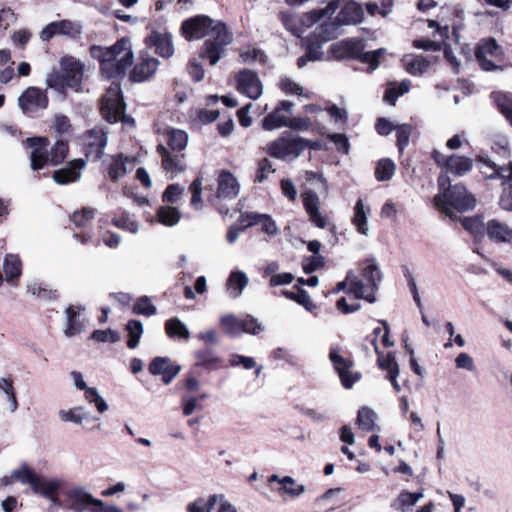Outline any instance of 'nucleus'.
Listing matches in <instances>:
<instances>
[{
	"mask_svg": "<svg viewBox=\"0 0 512 512\" xmlns=\"http://www.w3.org/2000/svg\"><path fill=\"white\" fill-rule=\"evenodd\" d=\"M156 216L160 224L168 227L175 226L181 219V213L178 208L169 205L160 206L157 209Z\"/></svg>",
	"mask_w": 512,
	"mask_h": 512,
	"instance_id": "nucleus-38",
	"label": "nucleus"
},
{
	"mask_svg": "<svg viewBox=\"0 0 512 512\" xmlns=\"http://www.w3.org/2000/svg\"><path fill=\"white\" fill-rule=\"evenodd\" d=\"M237 88L240 93L253 100L258 99L263 91L262 84L257 74L247 69L238 73Z\"/></svg>",
	"mask_w": 512,
	"mask_h": 512,
	"instance_id": "nucleus-20",
	"label": "nucleus"
},
{
	"mask_svg": "<svg viewBox=\"0 0 512 512\" xmlns=\"http://www.w3.org/2000/svg\"><path fill=\"white\" fill-rule=\"evenodd\" d=\"M126 331L128 333L127 345L130 349H135L144 331L142 322L136 319L129 320L126 324Z\"/></svg>",
	"mask_w": 512,
	"mask_h": 512,
	"instance_id": "nucleus-46",
	"label": "nucleus"
},
{
	"mask_svg": "<svg viewBox=\"0 0 512 512\" xmlns=\"http://www.w3.org/2000/svg\"><path fill=\"white\" fill-rule=\"evenodd\" d=\"M365 41L358 38H349L331 45L332 57L336 60L354 59L368 64V71L372 72L379 67L380 58L386 53V49L379 48L365 52Z\"/></svg>",
	"mask_w": 512,
	"mask_h": 512,
	"instance_id": "nucleus-6",
	"label": "nucleus"
},
{
	"mask_svg": "<svg viewBox=\"0 0 512 512\" xmlns=\"http://www.w3.org/2000/svg\"><path fill=\"white\" fill-rule=\"evenodd\" d=\"M369 212V208L365 210V205L362 199H358L354 207L352 223L360 234L368 235L369 227L367 223V217Z\"/></svg>",
	"mask_w": 512,
	"mask_h": 512,
	"instance_id": "nucleus-37",
	"label": "nucleus"
},
{
	"mask_svg": "<svg viewBox=\"0 0 512 512\" xmlns=\"http://www.w3.org/2000/svg\"><path fill=\"white\" fill-rule=\"evenodd\" d=\"M107 134L100 128H94L86 134V155L93 161H98L104 154L107 145Z\"/></svg>",
	"mask_w": 512,
	"mask_h": 512,
	"instance_id": "nucleus-21",
	"label": "nucleus"
},
{
	"mask_svg": "<svg viewBox=\"0 0 512 512\" xmlns=\"http://www.w3.org/2000/svg\"><path fill=\"white\" fill-rule=\"evenodd\" d=\"M280 17L286 30L297 37H302L303 29L301 28V22L299 21L298 15L283 12Z\"/></svg>",
	"mask_w": 512,
	"mask_h": 512,
	"instance_id": "nucleus-51",
	"label": "nucleus"
},
{
	"mask_svg": "<svg viewBox=\"0 0 512 512\" xmlns=\"http://www.w3.org/2000/svg\"><path fill=\"white\" fill-rule=\"evenodd\" d=\"M264 331V326L258 321L257 318L246 315L244 318H241V334L247 333L252 335H258Z\"/></svg>",
	"mask_w": 512,
	"mask_h": 512,
	"instance_id": "nucleus-57",
	"label": "nucleus"
},
{
	"mask_svg": "<svg viewBox=\"0 0 512 512\" xmlns=\"http://www.w3.org/2000/svg\"><path fill=\"white\" fill-rule=\"evenodd\" d=\"M329 359L338 373L344 388L350 389L355 382L360 379V375L358 373H352L350 370L353 365L352 361L344 358L340 354V349L338 347H332L330 349Z\"/></svg>",
	"mask_w": 512,
	"mask_h": 512,
	"instance_id": "nucleus-16",
	"label": "nucleus"
},
{
	"mask_svg": "<svg viewBox=\"0 0 512 512\" xmlns=\"http://www.w3.org/2000/svg\"><path fill=\"white\" fill-rule=\"evenodd\" d=\"M146 44L154 47L155 52L163 58H170L174 54L171 33L154 31L146 38Z\"/></svg>",
	"mask_w": 512,
	"mask_h": 512,
	"instance_id": "nucleus-26",
	"label": "nucleus"
},
{
	"mask_svg": "<svg viewBox=\"0 0 512 512\" xmlns=\"http://www.w3.org/2000/svg\"><path fill=\"white\" fill-rule=\"evenodd\" d=\"M129 158L123 154H117L112 157L110 164L108 165L107 171L108 176L113 182H118L127 173L126 163Z\"/></svg>",
	"mask_w": 512,
	"mask_h": 512,
	"instance_id": "nucleus-35",
	"label": "nucleus"
},
{
	"mask_svg": "<svg viewBox=\"0 0 512 512\" xmlns=\"http://www.w3.org/2000/svg\"><path fill=\"white\" fill-rule=\"evenodd\" d=\"M362 277L367 284L358 279L353 271L347 272V280L350 281L349 293H353L358 299H365L369 303L376 301L375 292L382 280V273L375 263L368 264L362 271Z\"/></svg>",
	"mask_w": 512,
	"mask_h": 512,
	"instance_id": "nucleus-8",
	"label": "nucleus"
},
{
	"mask_svg": "<svg viewBox=\"0 0 512 512\" xmlns=\"http://www.w3.org/2000/svg\"><path fill=\"white\" fill-rule=\"evenodd\" d=\"M293 103L288 100H282L276 108L262 120V128L266 131L286 127L289 116L292 114Z\"/></svg>",
	"mask_w": 512,
	"mask_h": 512,
	"instance_id": "nucleus-18",
	"label": "nucleus"
},
{
	"mask_svg": "<svg viewBox=\"0 0 512 512\" xmlns=\"http://www.w3.org/2000/svg\"><path fill=\"white\" fill-rule=\"evenodd\" d=\"M423 490H420L415 493H411L408 491L401 492L397 499L392 503V508L400 511H408L410 510L421 498H423Z\"/></svg>",
	"mask_w": 512,
	"mask_h": 512,
	"instance_id": "nucleus-36",
	"label": "nucleus"
},
{
	"mask_svg": "<svg viewBox=\"0 0 512 512\" xmlns=\"http://www.w3.org/2000/svg\"><path fill=\"white\" fill-rule=\"evenodd\" d=\"M485 163L494 169L498 177L505 179L503 182V190L499 198V206L505 211L512 212V162L509 163L508 167H497L495 163L489 160L485 161Z\"/></svg>",
	"mask_w": 512,
	"mask_h": 512,
	"instance_id": "nucleus-19",
	"label": "nucleus"
},
{
	"mask_svg": "<svg viewBox=\"0 0 512 512\" xmlns=\"http://www.w3.org/2000/svg\"><path fill=\"white\" fill-rule=\"evenodd\" d=\"M462 226L475 236L483 234L484 231L486 232L483 216L465 217L462 220Z\"/></svg>",
	"mask_w": 512,
	"mask_h": 512,
	"instance_id": "nucleus-52",
	"label": "nucleus"
},
{
	"mask_svg": "<svg viewBox=\"0 0 512 512\" xmlns=\"http://www.w3.org/2000/svg\"><path fill=\"white\" fill-rule=\"evenodd\" d=\"M498 110L505 116L506 120L512 125V93L493 92L491 94Z\"/></svg>",
	"mask_w": 512,
	"mask_h": 512,
	"instance_id": "nucleus-40",
	"label": "nucleus"
},
{
	"mask_svg": "<svg viewBox=\"0 0 512 512\" xmlns=\"http://www.w3.org/2000/svg\"><path fill=\"white\" fill-rule=\"evenodd\" d=\"M473 167V160L466 156L453 154L448 157L447 173L462 177L469 173Z\"/></svg>",
	"mask_w": 512,
	"mask_h": 512,
	"instance_id": "nucleus-33",
	"label": "nucleus"
},
{
	"mask_svg": "<svg viewBox=\"0 0 512 512\" xmlns=\"http://www.w3.org/2000/svg\"><path fill=\"white\" fill-rule=\"evenodd\" d=\"M486 235L494 243L512 245V228L497 219H491L486 223Z\"/></svg>",
	"mask_w": 512,
	"mask_h": 512,
	"instance_id": "nucleus-27",
	"label": "nucleus"
},
{
	"mask_svg": "<svg viewBox=\"0 0 512 512\" xmlns=\"http://www.w3.org/2000/svg\"><path fill=\"white\" fill-rule=\"evenodd\" d=\"M438 61L436 56L410 55L403 60L406 71L413 76L426 73Z\"/></svg>",
	"mask_w": 512,
	"mask_h": 512,
	"instance_id": "nucleus-28",
	"label": "nucleus"
},
{
	"mask_svg": "<svg viewBox=\"0 0 512 512\" xmlns=\"http://www.w3.org/2000/svg\"><path fill=\"white\" fill-rule=\"evenodd\" d=\"M220 323L227 335L231 337L241 335V318L236 317L234 314H226L220 318Z\"/></svg>",
	"mask_w": 512,
	"mask_h": 512,
	"instance_id": "nucleus-48",
	"label": "nucleus"
},
{
	"mask_svg": "<svg viewBox=\"0 0 512 512\" xmlns=\"http://www.w3.org/2000/svg\"><path fill=\"white\" fill-rule=\"evenodd\" d=\"M165 331L171 338L178 337L182 339H188L190 337V332L187 326L177 317L166 321Z\"/></svg>",
	"mask_w": 512,
	"mask_h": 512,
	"instance_id": "nucleus-44",
	"label": "nucleus"
},
{
	"mask_svg": "<svg viewBox=\"0 0 512 512\" xmlns=\"http://www.w3.org/2000/svg\"><path fill=\"white\" fill-rule=\"evenodd\" d=\"M58 35L76 37L81 34V25L70 20L54 21Z\"/></svg>",
	"mask_w": 512,
	"mask_h": 512,
	"instance_id": "nucleus-54",
	"label": "nucleus"
},
{
	"mask_svg": "<svg viewBox=\"0 0 512 512\" xmlns=\"http://www.w3.org/2000/svg\"><path fill=\"white\" fill-rule=\"evenodd\" d=\"M310 142L302 137H280L269 142L264 150L273 158L280 160L295 159L307 148Z\"/></svg>",
	"mask_w": 512,
	"mask_h": 512,
	"instance_id": "nucleus-10",
	"label": "nucleus"
},
{
	"mask_svg": "<svg viewBox=\"0 0 512 512\" xmlns=\"http://www.w3.org/2000/svg\"><path fill=\"white\" fill-rule=\"evenodd\" d=\"M302 201L304 208L309 216V220L318 228H325L327 219L320 212V199L313 190H307L302 193Z\"/></svg>",
	"mask_w": 512,
	"mask_h": 512,
	"instance_id": "nucleus-23",
	"label": "nucleus"
},
{
	"mask_svg": "<svg viewBox=\"0 0 512 512\" xmlns=\"http://www.w3.org/2000/svg\"><path fill=\"white\" fill-rule=\"evenodd\" d=\"M83 310L84 307L81 305H70L65 310L66 328L64 329V334L67 337H72L77 334H80L84 330L85 323L79 318L80 313Z\"/></svg>",
	"mask_w": 512,
	"mask_h": 512,
	"instance_id": "nucleus-30",
	"label": "nucleus"
},
{
	"mask_svg": "<svg viewBox=\"0 0 512 512\" xmlns=\"http://www.w3.org/2000/svg\"><path fill=\"white\" fill-rule=\"evenodd\" d=\"M280 483L283 485V491L290 496H300L305 492V486L297 484L290 476L282 477Z\"/></svg>",
	"mask_w": 512,
	"mask_h": 512,
	"instance_id": "nucleus-60",
	"label": "nucleus"
},
{
	"mask_svg": "<svg viewBox=\"0 0 512 512\" xmlns=\"http://www.w3.org/2000/svg\"><path fill=\"white\" fill-rule=\"evenodd\" d=\"M306 50L305 55L301 56L297 60L298 68H303L307 65L308 61H319L323 58V51L318 50V47H313L309 43H302Z\"/></svg>",
	"mask_w": 512,
	"mask_h": 512,
	"instance_id": "nucleus-56",
	"label": "nucleus"
},
{
	"mask_svg": "<svg viewBox=\"0 0 512 512\" xmlns=\"http://www.w3.org/2000/svg\"><path fill=\"white\" fill-rule=\"evenodd\" d=\"M395 169V163L391 159H380L375 168V178L380 182L389 181L394 176Z\"/></svg>",
	"mask_w": 512,
	"mask_h": 512,
	"instance_id": "nucleus-45",
	"label": "nucleus"
},
{
	"mask_svg": "<svg viewBox=\"0 0 512 512\" xmlns=\"http://www.w3.org/2000/svg\"><path fill=\"white\" fill-rule=\"evenodd\" d=\"M326 6H331L332 8V11H329V17L339 9L334 20L340 27L356 25L363 21L364 12L362 6L354 0H331Z\"/></svg>",
	"mask_w": 512,
	"mask_h": 512,
	"instance_id": "nucleus-13",
	"label": "nucleus"
},
{
	"mask_svg": "<svg viewBox=\"0 0 512 512\" xmlns=\"http://www.w3.org/2000/svg\"><path fill=\"white\" fill-rule=\"evenodd\" d=\"M47 91L39 87H27L18 98V106L22 113L30 118L40 117L48 108Z\"/></svg>",
	"mask_w": 512,
	"mask_h": 512,
	"instance_id": "nucleus-12",
	"label": "nucleus"
},
{
	"mask_svg": "<svg viewBox=\"0 0 512 512\" xmlns=\"http://www.w3.org/2000/svg\"><path fill=\"white\" fill-rule=\"evenodd\" d=\"M59 418L63 422H71L77 425L83 423L84 420L98 421V417H90L85 407L77 406L68 410H60Z\"/></svg>",
	"mask_w": 512,
	"mask_h": 512,
	"instance_id": "nucleus-34",
	"label": "nucleus"
},
{
	"mask_svg": "<svg viewBox=\"0 0 512 512\" xmlns=\"http://www.w3.org/2000/svg\"><path fill=\"white\" fill-rule=\"evenodd\" d=\"M156 307L151 303L148 296H141L133 305L132 312L136 315L152 316L156 314Z\"/></svg>",
	"mask_w": 512,
	"mask_h": 512,
	"instance_id": "nucleus-55",
	"label": "nucleus"
},
{
	"mask_svg": "<svg viewBox=\"0 0 512 512\" xmlns=\"http://www.w3.org/2000/svg\"><path fill=\"white\" fill-rule=\"evenodd\" d=\"M297 288L296 292L289 291V290H282V294L298 304L302 305L307 311L312 312L314 311L317 306L316 304L311 300L310 295L308 292L302 288Z\"/></svg>",
	"mask_w": 512,
	"mask_h": 512,
	"instance_id": "nucleus-42",
	"label": "nucleus"
},
{
	"mask_svg": "<svg viewBox=\"0 0 512 512\" xmlns=\"http://www.w3.org/2000/svg\"><path fill=\"white\" fill-rule=\"evenodd\" d=\"M64 497L65 506L71 512H91L98 500L81 485H73L66 489Z\"/></svg>",
	"mask_w": 512,
	"mask_h": 512,
	"instance_id": "nucleus-14",
	"label": "nucleus"
},
{
	"mask_svg": "<svg viewBox=\"0 0 512 512\" xmlns=\"http://www.w3.org/2000/svg\"><path fill=\"white\" fill-rule=\"evenodd\" d=\"M475 198L468 193L467 189L460 184L454 185L444 195L438 194L434 197V204L439 209L448 213V206L458 211H466L475 207Z\"/></svg>",
	"mask_w": 512,
	"mask_h": 512,
	"instance_id": "nucleus-11",
	"label": "nucleus"
},
{
	"mask_svg": "<svg viewBox=\"0 0 512 512\" xmlns=\"http://www.w3.org/2000/svg\"><path fill=\"white\" fill-rule=\"evenodd\" d=\"M86 166L83 159H75L69 162L65 167L53 172V180L60 185H65L78 181L81 178V170Z\"/></svg>",
	"mask_w": 512,
	"mask_h": 512,
	"instance_id": "nucleus-25",
	"label": "nucleus"
},
{
	"mask_svg": "<svg viewBox=\"0 0 512 512\" xmlns=\"http://www.w3.org/2000/svg\"><path fill=\"white\" fill-rule=\"evenodd\" d=\"M325 259L322 255H312L303 259L302 268L306 274H311L323 267Z\"/></svg>",
	"mask_w": 512,
	"mask_h": 512,
	"instance_id": "nucleus-63",
	"label": "nucleus"
},
{
	"mask_svg": "<svg viewBox=\"0 0 512 512\" xmlns=\"http://www.w3.org/2000/svg\"><path fill=\"white\" fill-rule=\"evenodd\" d=\"M60 69V72L53 69L47 73L45 78L47 87L60 94H65L67 88L78 92L82 85L84 64L72 56H65L60 61Z\"/></svg>",
	"mask_w": 512,
	"mask_h": 512,
	"instance_id": "nucleus-4",
	"label": "nucleus"
},
{
	"mask_svg": "<svg viewBox=\"0 0 512 512\" xmlns=\"http://www.w3.org/2000/svg\"><path fill=\"white\" fill-rule=\"evenodd\" d=\"M84 392L85 400L89 404H93L99 413H104L108 410V404L95 387H89Z\"/></svg>",
	"mask_w": 512,
	"mask_h": 512,
	"instance_id": "nucleus-53",
	"label": "nucleus"
},
{
	"mask_svg": "<svg viewBox=\"0 0 512 512\" xmlns=\"http://www.w3.org/2000/svg\"><path fill=\"white\" fill-rule=\"evenodd\" d=\"M149 372L154 375H161L164 384H170L181 371V366L174 364L168 357H155L149 364Z\"/></svg>",
	"mask_w": 512,
	"mask_h": 512,
	"instance_id": "nucleus-22",
	"label": "nucleus"
},
{
	"mask_svg": "<svg viewBox=\"0 0 512 512\" xmlns=\"http://www.w3.org/2000/svg\"><path fill=\"white\" fill-rule=\"evenodd\" d=\"M111 223L119 229L136 234L139 230L138 222L126 211L116 214Z\"/></svg>",
	"mask_w": 512,
	"mask_h": 512,
	"instance_id": "nucleus-43",
	"label": "nucleus"
},
{
	"mask_svg": "<svg viewBox=\"0 0 512 512\" xmlns=\"http://www.w3.org/2000/svg\"><path fill=\"white\" fill-rule=\"evenodd\" d=\"M249 283L247 274L241 270L231 271L226 281V291L233 298H239Z\"/></svg>",
	"mask_w": 512,
	"mask_h": 512,
	"instance_id": "nucleus-32",
	"label": "nucleus"
},
{
	"mask_svg": "<svg viewBox=\"0 0 512 512\" xmlns=\"http://www.w3.org/2000/svg\"><path fill=\"white\" fill-rule=\"evenodd\" d=\"M375 418L376 414L372 409L362 407L358 411L356 423L361 430L369 432L375 427Z\"/></svg>",
	"mask_w": 512,
	"mask_h": 512,
	"instance_id": "nucleus-47",
	"label": "nucleus"
},
{
	"mask_svg": "<svg viewBox=\"0 0 512 512\" xmlns=\"http://www.w3.org/2000/svg\"><path fill=\"white\" fill-rule=\"evenodd\" d=\"M90 55L100 62L101 73L107 79L123 77L134 58L130 42L126 38L118 40L110 47L92 45Z\"/></svg>",
	"mask_w": 512,
	"mask_h": 512,
	"instance_id": "nucleus-2",
	"label": "nucleus"
},
{
	"mask_svg": "<svg viewBox=\"0 0 512 512\" xmlns=\"http://www.w3.org/2000/svg\"><path fill=\"white\" fill-rule=\"evenodd\" d=\"M181 32L188 41L202 39L208 35L199 53V57L209 60L214 66L223 57L232 37L225 23L215 21L207 15H196L182 22Z\"/></svg>",
	"mask_w": 512,
	"mask_h": 512,
	"instance_id": "nucleus-1",
	"label": "nucleus"
},
{
	"mask_svg": "<svg viewBox=\"0 0 512 512\" xmlns=\"http://www.w3.org/2000/svg\"><path fill=\"white\" fill-rule=\"evenodd\" d=\"M194 357L196 359L195 366L208 371L218 370L223 366V360L211 348L197 350Z\"/></svg>",
	"mask_w": 512,
	"mask_h": 512,
	"instance_id": "nucleus-31",
	"label": "nucleus"
},
{
	"mask_svg": "<svg viewBox=\"0 0 512 512\" xmlns=\"http://www.w3.org/2000/svg\"><path fill=\"white\" fill-rule=\"evenodd\" d=\"M90 338L102 343H116L120 340L119 333L112 329L95 330L92 332Z\"/></svg>",
	"mask_w": 512,
	"mask_h": 512,
	"instance_id": "nucleus-61",
	"label": "nucleus"
},
{
	"mask_svg": "<svg viewBox=\"0 0 512 512\" xmlns=\"http://www.w3.org/2000/svg\"><path fill=\"white\" fill-rule=\"evenodd\" d=\"M340 28L335 20L325 21L302 38V43H309L315 48L318 47V50H322L323 44L336 39L340 35Z\"/></svg>",
	"mask_w": 512,
	"mask_h": 512,
	"instance_id": "nucleus-17",
	"label": "nucleus"
},
{
	"mask_svg": "<svg viewBox=\"0 0 512 512\" xmlns=\"http://www.w3.org/2000/svg\"><path fill=\"white\" fill-rule=\"evenodd\" d=\"M240 191L237 178L229 171L223 170L218 176L217 197L224 199L235 198Z\"/></svg>",
	"mask_w": 512,
	"mask_h": 512,
	"instance_id": "nucleus-29",
	"label": "nucleus"
},
{
	"mask_svg": "<svg viewBox=\"0 0 512 512\" xmlns=\"http://www.w3.org/2000/svg\"><path fill=\"white\" fill-rule=\"evenodd\" d=\"M475 57L480 67L485 71H494L499 67L493 62L494 60H503V49L495 39L488 38L481 40L475 48Z\"/></svg>",
	"mask_w": 512,
	"mask_h": 512,
	"instance_id": "nucleus-15",
	"label": "nucleus"
},
{
	"mask_svg": "<svg viewBox=\"0 0 512 512\" xmlns=\"http://www.w3.org/2000/svg\"><path fill=\"white\" fill-rule=\"evenodd\" d=\"M329 11H332L331 6H325L324 8L313 9L309 12L303 13L302 15H298L303 33L307 28L312 27L324 17H329Z\"/></svg>",
	"mask_w": 512,
	"mask_h": 512,
	"instance_id": "nucleus-39",
	"label": "nucleus"
},
{
	"mask_svg": "<svg viewBox=\"0 0 512 512\" xmlns=\"http://www.w3.org/2000/svg\"><path fill=\"white\" fill-rule=\"evenodd\" d=\"M396 145L399 149V152L402 153L404 149L408 146L412 127L408 124H401L396 126Z\"/></svg>",
	"mask_w": 512,
	"mask_h": 512,
	"instance_id": "nucleus-58",
	"label": "nucleus"
},
{
	"mask_svg": "<svg viewBox=\"0 0 512 512\" xmlns=\"http://www.w3.org/2000/svg\"><path fill=\"white\" fill-rule=\"evenodd\" d=\"M3 269L7 282L18 278L22 273V263L20 258L14 254H7L4 259Z\"/></svg>",
	"mask_w": 512,
	"mask_h": 512,
	"instance_id": "nucleus-41",
	"label": "nucleus"
},
{
	"mask_svg": "<svg viewBox=\"0 0 512 512\" xmlns=\"http://www.w3.org/2000/svg\"><path fill=\"white\" fill-rule=\"evenodd\" d=\"M274 172L275 169L273 168V163L269 159L263 158L258 162L254 181L262 183L266 181L268 176Z\"/></svg>",
	"mask_w": 512,
	"mask_h": 512,
	"instance_id": "nucleus-59",
	"label": "nucleus"
},
{
	"mask_svg": "<svg viewBox=\"0 0 512 512\" xmlns=\"http://www.w3.org/2000/svg\"><path fill=\"white\" fill-rule=\"evenodd\" d=\"M219 494H212L208 497L207 501L203 498H198L196 501L189 503L187 506L188 512H211L214 506L218 503Z\"/></svg>",
	"mask_w": 512,
	"mask_h": 512,
	"instance_id": "nucleus-50",
	"label": "nucleus"
},
{
	"mask_svg": "<svg viewBox=\"0 0 512 512\" xmlns=\"http://www.w3.org/2000/svg\"><path fill=\"white\" fill-rule=\"evenodd\" d=\"M184 192V187L179 184H171L165 189L162 200L165 203H176Z\"/></svg>",
	"mask_w": 512,
	"mask_h": 512,
	"instance_id": "nucleus-64",
	"label": "nucleus"
},
{
	"mask_svg": "<svg viewBox=\"0 0 512 512\" xmlns=\"http://www.w3.org/2000/svg\"><path fill=\"white\" fill-rule=\"evenodd\" d=\"M188 138L184 130L171 129L167 132V144L170 150L162 144L157 146L162 168L172 177L186 170L185 154L180 152L187 147Z\"/></svg>",
	"mask_w": 512,
	"mask_h": 512,
	"instance_id": "nucleus-5",
	"label": "nucleus"
},
{
	"mask_svg": "<svg viewBox=\"0 0 512 512\" xmlns=\"http://www.w3.org/2000/svg\"><path fill=\"white\" fill-rule=\"evenodd\" d=\"M378 365L382 370L388 372V375L395 373H400L399 366L396 362V359L392 353H388L386 356L383 353L378 355Z\"/></svg>",
	"mask_w": 512,
	"mask_h": 512,
	"instance_id": "nucleus-62",
	"label": "nucleus"
},
{
	"mask_svg": "<svg viewBox=\"0 0 512 512\" xmlns=\"http://www.w3.org/2000/svg\"><path fill=\"white\" fill-rule=\"evenodd\" d=\"M126 104L123 100L122 91L119 85H111L101 103V113L103 118L110 122L116 123L119 121L125 123H133V118L125 115Z\"/></svg>",
	"mask_w": 512,
	"mask_h": 512,
	"instance_id": "nucleus-9",
	"label": "nucleus"
},
{
	"mask_svg": "<svg viewBox=\"0 0 512 512\" xmlns=\"http://www.w3.org/2000/svg\"><path fill=\"white\" fill-rule=\"evenodd\" d=\"M24 144L32 149L30 161L34 171L42 169L48 163L53 166L62 163L68 153V143L64 140H58L49 152L47 138L30 137L24 140Z\"/></svg>",
	"mask_w": 512,
	"mask_h": 512,
	"instance_id": "nucleus-7",
	"label": "nucleus"
},
{
	"mask_svg": "<svg viewBox=\"0 0 512 512\" xmlns=\"http://www.w3.org/2000/svg\"><path fill=\"white\" fill-rule=\"evenodd\" d=\"M12 477L23 485H29L34 494L50 500L54 505H62L57 493L64 487V479L41 476L27 463H23L20 468L13 470Z\"/></svg>",
	"mask_w": 512,
	"mask_h": 512,
	"instance_id": "nucleus-3",
	"label": "nucleus"
},
{
	"mask_svg": "<svg viewBox=\"0 0 512 512\" xmlns=\"http://www.w3.org/2000/svg\"><path fill=\"white\" fill-rule=\"evenodd\" d=\"M159 67L158 59L150 55H141L138 62L130 73V80L133 82H143L155 74Z\"/></svg>",
	"mask_w": 512,
	"mask_h": 512,
	"instance_id": "nucleus-24",
	"label": "nucleus"
},
{
	"mask_svg": "<svg viewBox=\"0 0 512 512\" xmlns=\"http://www.w3.org/2000/svg\"><path fill=\"white\" fill-rule=\"evenodd\" d=\"M27 291L40 300H56L58 298L57 290L50 289L42 283L28 285Z\"/></svg>",
	"mask_w": 512,
	"mask_h": 512,
	"instance_id": "nucleus-49",
	"label": "nucleus"
}]
</instances>
